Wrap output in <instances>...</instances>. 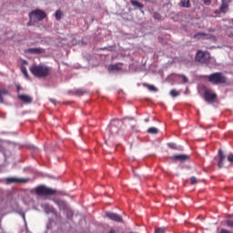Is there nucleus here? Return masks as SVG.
Here are the masks:
<instances>
[{"label": "nucleus", "mask_w": 233, "mask_h": 233, "mask_svg": "<svg viewBox=\"0 0 233 233\" xmlns=\"http://www.w3.org/2000/svg\"><path fill=\"white\" fill-rule=\"evenodd\" d=\"M27 52L29 54H43V48L41 47H35V48H29L27 49Z\"/></svg>", "instance_id": "2eb2a0df"}, {"label": "nucleus", "mask_w": 233, "mask_h": 233, "mask_svg": "<svg viewBox=\"0 0 233 233\" xmlns=\"http://www.w3.org/2000/svg\"><path fill=\"white\" fill-rule=\"evenodd\" d=\"M170 96L172 97H177V96H179V93L176 89H173L170 91Z\"/></svg>", "instance_id": "a878e982"}, {"label": "nucleus", "mask_w": 233, "mask_h": 233, "mask_svg": "<svg viewBox=\"0 0 233 233\" xmlns=\"http://www.w3.org/2000/svg\"><path fill=\"white\" fill-rule=\"evenodd\" d=\"M7 185L12 183H28L30 181L29 178H15V177H7L5 179Z\"/></svg>", "instance_id": "9d476101"}, {"label": "nucleus", "mask_w": 233, "mask_h": 233, "mask_svg": "<svg viewBox=\"0 0 233 233\" xmlns=\"http://www.w3.org/2000/svg\"><path fill=\"white\" fill-rule=\"evenodd\" d=\"M148 121H149V118L145 119V123H148Z\"/></svg>", "instance_id": "e433bc0d"}, {"label": "nucleus", "mask_w": 233, "mask_h": 233, "mask_svg": "<svg viewBox=\"0 0 233 233\" xmlns=\"http://www.w3.org/2000/svg\"><path fill=\"white\" fill-rule=\"evenodd\" d=\"M29 70L31 74L35 76V77H48V76H50V73L52 72V68L43 64H40L38 66L33 65L29 68Z\"/></svg>", "instance_id": "f257e3e1"}, {"label": "nucleus", "mask_w": 233, "mask_h": 233, "mask_svg": "<svg viewBox=\"0 0 233 233\" xmlns=\"http://www.w3.org/2000/svg\"><path fill=\"white\" fill-rule=\"evenodd\" d=\"M106 218L111 219V221H116V223H123V218L117 213L107 211L106 212Z\"/></svg>", "instance_id": "1a4fd4ad"}, {"label": "nucleus", "mask_w": 233, "mask_h": 233, "mask_svg": "<svg viewBox=\"0 0 233 233\" xmlns=\"http://www.w3.org/2000/svg\"><path fill=\"white\" fill-rule=\"evenodd\" d=\"M154 19H157V21H161V15L159 13H153Z\"/></svg>", "instance_id": "bb28decb"}, {"label": "nucleus", "mask_w": 233, "mask_h": 233, "mask_svg": "<svg viewBox=\"0 0 233 233\" xmlns=\"http://www.w3.org/2000/svg\"><path fill=\"white\" fill-rule=\"evenodd\" d=\"M215 14H219V11H215Z\"/></svg>", "instance_id": "58836bf2"}, {"label": "nucleus", "mask_w": 233, "mask_h": 233, "mask_svg": "<svg viewBox=\"0 0 233 233\" xmlns=\"http://www.w3.org/2000/svg\"><path fill=\"white\" fill-rule=\"evenodd\" d=\"M78 92H80V94H83V91L79 90Z\"/></svg>", "instance_id": "ea45409f"}, {"label": "nucleus", "mask_w": 233, "mask_h": 233, "mask_svg": "<svg viewBox=\"0 0 233 233\" xmlns=\"http://www.w3.org/2000/svg\"><path fill=\"white\" fill-rule=\"evenodd\" d=\"M143 86H145V88H148L150 92H157V88L150 84L144 83Z\"/></svg>", "instance_id": "412c9836"}, {"label": "nucleus", "mask_w": 233, "mask_h": 233, "mask_svg": "<svg viewBox=\"0 0 233 233\" xmlns=\"http://www.w3.org/2000/svg\"><path fill=\"white\" fill-rule=\"evenodd\" d=\"M173 159L177 161H187L188 159V155H175L173 156Z\"/></svg>", "instance_id": "ddd939ff"}, {"label": "nucleus", "mask_w": 233, "mask_h": 233, "mask_svg": "<svg viewBox=\"0 0 233 233\" xmlns=\"http://www.w3.org/2000/svg\"><path fill=\"white\" fill-rule=\"evenodd\" d=\"M226 226L233 230V220H226Z\"/></svg>", "instance_id": "cd10ccee"}, {"label": "nucleus", "mask_w": 233, "mask_h": 233, "mask_svg": "<svg viewBox=\"0 0 233 233\" xmlns=\"http://www.w3.org/2000/svg\"><path fill=\"white\" fill-rule=\"evenodd\" d=\"M155 233H165V229L163 228H157Z\"/></svg>", "instance_id": "7c9ffc66"}, {"label": "nucleus", "mask_w": 233, "mask_h": 233, "mask_svg": "<svg viewBox=\"0 0 233 233\" xmlns=\"http://www.w3.org/2000/svg\"><path fill=\"white\" fill-rule=\"evenodd\" d=\"M205 39H209L210 41H213V43H216L217 41L216 35L207 33H204V40Z\"/></svg>", "instance_id": "6ab92c4d"}, {"label": "nucleus", "mask_w": 233, "mask_h": 233, "mask_svg": "<svg viewBox=\"0 0 233 233\" xmlns=\"http://www.w3.org/2000/svg\"><path fill=\"white\" fill-rule=\"evenodd\" d=\"M109 233H116V230H115V229H111V230L109 231Z\"/></svg>", "instance_id": "c9c22d12"}, {"label": "nucleus", "mask_w": 233, "mask_h": 233, "mask_svg": "<svg viewBox=\"0 0 233 233\" xmlns=\"http://www.w3.org/2000/svg\"><path fill=\"white\" fill-rule=\"evenodd\" d=\"M167 147L169 148H172V150H177V146H176L175 143H169V144H167Z\"/></svg>", "instance_id": "c85d7f7f"}, {"label": "nucleus", "mask_w": 233, "mask_h": 233, "mask_svg": "<svg viewBox=\"0 0 233 233\" xmlns=\"http://www.w3.org/2000/svg\"><path fill=\"white\" fill-rule=\"evenodd\" d=\"M49 101L53 103V105H57V100L54 98H50Z\"/></svg>", "instance_id": "72a5a7b5"}, {"label": "nucleus", "mask_w": 233, "mask_h": 233, "mask_svg": "<svg viewBox=\"0 0 233 233\" xmlns=\"http://www.w3.org/2000/svg\"><path fill=\"white\" fill-rule=\"evenodd\" d=\"M204 99L207 101V103H214V101L218 99V95L210 92V90H206L204 92Z\"/></svg>", "instance_id": "6e6552de"}, {"label": "nucleus", "mask_w": 233, "mask_h": 233, "mask_svg": "<svg viewBox=\"0 0 233 233\" xmlns=\"http://www.w3.org/2000/svg\"><path fill=\"white\" fill-rule=\"evenodd\" d=\"M196 61H198V63H202L203 65H208L210 63V53L198 50L196 54Z\"/></svg>", "instance_id": "39448f33"}, {"label": "nucleus", "mask_w": 233, "mask_h": 233, "mask_svg": "<svg viewBox=\"0 0 233 233\" xmlns=\"http://www.w3.org/2000/svg\"><path fill=\"white\" fill-rule=\"evenodd\" d=\"M196 183H198V178H196V177H191L190 185H196Z\"/></svg>", "instance_id": "c756f323"}, {"label": "nucleus", "mask_w": 233, "mask_h": 233, "mask_svg": "<svg viewBox=\"0 0 233 233\" xmlns=\"http://www.w3.org/2000/svg\"><path fill=\"white\" fill-rule=\"evenodd\" d=\"M44 210L46 214H53L54 207L50 206V204H45Z\"/></svg>", "instance_id": "f3484780"}, {"label": "nucleus", "mask_w": 233, "mask_h": 233, "mask_svg": "<svg viewBox=\"0 0 233 233\" xmlns=\"http://www.w3.org/2000/svg\"><path fill=\"white\" fill-rule=\"evenodd\" d=\"M193 37H194V39H198V40H205V33L198 32V33L195 34Z\"/></svg>", "instance_id": "aec40b11"}, {"label": "nucleus", "mask_w": 233, "mask_h": 233, "mask_svg": "<svg viewBox=\"0 0 233 233\" xmlns=\"http://www.w3.org/2000/svg\"><path fill=\"white\" fill-rule=\"evenodd\" d=\"M8 89H0V103H5L3 96H8Z\"/></svg>", "instance_id": "a211bd4d"}, {"label": "nucleus", "mask_w": 233, "mask_h": 233, "mask_svg": "<svg viewBox=\"0 0 233 233\" xmlns=\"http://www.w3.org/2000/svg\"><path fill=\"white\" fill-rule=\"evenodd\" d=\"M218 157V168H228L232 167L233 154H229L227 159V157H225V154H223V150L219 149Z\"/></svg>", "instance_id": "f03ea898"}, {"label": "nucleus", "mask_w": 233, "mask_h": 233, "mask_svg": "<svg viewBox=\"0 0 233 233\" xmlns=\"http://www.w3.org/2000/svg\"><path fill=\"white\" fill-rule=\"evenodd\" d=\"M147 133L148 134H154V135L159 134V129H157V127H149L147 129Z\"/></svg>", "instance_id": "5701e85b"}, {"label": "nucleus", "mask_w": 233, "mask_h": 233, "mask_svg": "<svg viewBox=\"0 0 233 233\" xmlns=\"http://www.w3.org/2000/svg\"><path fill=\"white\" fill-rule=\"evenodd\" d=\"M207 79L212 85H226L228 79L221 72H216L207 76Z\"/></svg>", "instance_id": "7ed1b4c3"}, {"label": "nucleus", "mask_w": 233, "mask_h": 233, "mask_svg": "<svg viewBox=\"0 0 233 233\" xmlns=\"http://www.w3.org/2000/svg\"><path fill=\"white\" fill-rule=\"evenodd\" d=\"M16 90L17 92H19L20 90H23V87H21V86L16 85Z\"/></svg>", "instance_id": "f704fd0d"}, {"label": "nucleus", "mask_w": 233, "mask_h": 233, "mask_svg": "<svg viewBox=\"0 0 233 233\" xmlns=\"http://www.w3.org/2000/svg\"><path fill=\"white\" fill-rule=\"evenodd\" d=\"M30 19H36V21H43L46 17V13H45L43 10L36 9L35 11H32L29 14Z\"/></svg>", "instance_id": "0eeeda50"}, {"label": "nucleus", "mask_w": 233, "mask_h": 233, "mask_svg": "<svg viewBox=\"0 0 233 233\" xmlns=\"http://www.w3.org/2000/svg\"><path fill=\"white\" fill-rule=\"evenodd\" d=\"M228 12V4L225 3V0H222V5L220 6V14H227Z\"/></svg>", "instance_id": "f8f14e48"}, {"label": "nucleus", "mask_w": 233, "mask_h": 233, "mask_svg": "<svg viewBox=\"0 0 233 233\" xmlns=\"http://www.w3.org/2000/svg\"><path fill=\"white\" fill-rule=\"evenodd\" d=\"M36 196H56L57 190L46 186H38L32 190Z\"/></svg>", "instance_id": "20e7f679"}, {"label": "nucleus", "mask_w": 233, "mask_h": 233, "mask_svg": "<svg viewBox=\"0 0 233 233\" xmlns=\"http://www.w3.org/2000/svg\"><path fill=\"white\" fill-rule=\"evenodd\" d=\"M119 70H121L119 64H115L108 66L109 72H119Z\"/></svg>", "instance_id": "dca6fc26"}, {"label": "nucleus", "mask_w": 233, "mask_h": 233, "mask_svg": "<svg viewBox=\"0 0 233 233\" xmlns=\"http://www.w3.org/2000/svg\"><path fill=\"white\" fill-rule=\"evenodd\" d=\"M121 127H123V121L119 119L112 120L109 125V132L113 136H117V134H119V130H121Z\"/></svg>", "instance_id": "423d86ee"}, {"label": "nucleus", "mask_w": 233, "mask_h": 233, "mask_svg": "<svg viewBox=\"0 0 233 233\" xmlns=\"http://www.w3.org/2000/svg\"><path fill=\"white\" fill-rule=\"evenodd\" d=\"M204 5H207L208 6L212 5V0H203Z\"/></svg>", "instance_id": "473e14b6"}, {"label": "nucleus", "mask_w": 233, "mask_h": 233, "mask_svg": "<svg viewBox=\"0 0 233 233\" xmlns=\"http://www.w3.org/2000/svg\"><path fill=\"white\" fill-rule=\"evenodd\" d=\"M208 32H214V30H212V29H208Z\"/></svg>", "instance_id": "4c0bfd02"}, {"label": "nucleus", "mask_w": 233, "mask_h": 233, "mask_svg": "<svg viewBox=\"0 0 233 233\" xmlns=\"http://www.w3.org/2000/svg\"><path fill=\"white\" fill-rule=\"evenodd\" d=\"M21 71H22V73L24 74V76H25V77H28V71L26 70V67H25V66H21Z\"/></svg>", "instance_id": "393cba45"}, {"label": "nucleus", "mask_w": 233, "mask_h": 233, "mask_svg": "<svg viewBox=\"0 0 233 233\" xmlns=\"http://www.w3.org/2000/svg\"><path fill=\"white\" fill-rule=\"evenodd\" d=\"M178 6H181L182 8H190V0H181L178 3Z\"/></svg>", "instance_id": "4468645a"}, {"label": "nucleus", "mask_w": 233, "mask_h": 233, "mask_svg": "<svg viewBox=\"0 0 233 233\" xmlns=\"http://www.w3.org/2000/svg\"><path fill=\"white\" fill-rule=\"evenodd\" d=\"M62 17H63V11L56 10V20L60 21Z\"/></svg>", "instance_id": "b1692460"}, {"label": "nucleus", "mask_w": 233, "mask_h": 233, "mask_svg": "<svg viewBox=\"0 0 233 233\" xmlns=\"http://www.w3.org/2000/svg\"><path fill=\"white\" fill-rule=\"evenodd\" d=\"M131 5L133 6H137V8H144V6H145V5H143V4H141L140 2L136 1V0H131Z\"/></svg>", "instance_id": "4be33fe9"}, {"label": "nucleus", "mask_w": 233, "mask_h": 233, "mask_svg": "<svg viewBox=\"0 0 233 233\" xmlns=\"http://www.w3.org/2000/svg\"><path fill=\"white\" fill-rule=\"evenodd\" d=\"M18 99L25 105H30L34 101V98L30 95H18Z\"/></svg>", "instance_id": "9b49d317"}, {"label": "nucleus", "mask_w": 233, "mask_h": 233, "mask_svg": "<svg viewBox=\"0 0 233 233\" xmlns=\"http://www.w3.org/2000/svg\"><path fill=\"white\" fill-rule=\"evenodd\" d=\"M180 77L183 80V83H188V78L185 75H181Z\"/></svg>", "instance_id": "2f4dec72"}]
</instances>
